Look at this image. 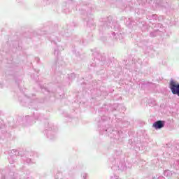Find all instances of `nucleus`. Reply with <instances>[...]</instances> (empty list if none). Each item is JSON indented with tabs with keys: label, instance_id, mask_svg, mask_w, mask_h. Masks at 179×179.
I'll list each match as a JSON object with an SVG mask.
<instances>
[{
	"label": "nucleus",
	"instance_id": "f257e3e1",
	"mask_svg": "<svg viewBox=\"0 0 179 179\" xmlns=\"http://www.w3.org/2000/svg\"><path fill=\"white\" fill-rule=\"evenodd\" d=\"M152 127L155 128V129H160L164 127V122L158 120L152 124Z\"/></svg>",
	"mask_w": 179,
	"mask_h": 179
}]
</instances>
